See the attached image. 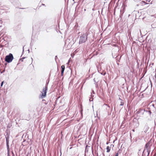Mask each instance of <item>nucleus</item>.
Returning <instances> with one entry per match:
<instances>
[{"label":"nucleus","instance_id":"obj_1","mask_svg":"<svg viewBox=\"0 0 156 156\" xmlns=\"http://www.w3.org/2000/svg\"><path fill=\"white\" fill-rule=\"evenodd\" d=\"M88 35L87 33L81 34L79 37V44H81L85 42L87 40Z\"/></svg>","mask_w":156,"mask_h":156},{"label":"nucleus","instance_id":"obj_2","mask_svg":"<svg viewBox=\"0 0 156 156\" xmlns=\"http://www.w3.org/2000/svg\"><path fill=\"white\" fill-rule=\"evenodd\" d=\"M13 59V55L11 53H9L8 55H6L5 58V61L8 63H10Z\"/></svg>","mask_w":156,"mask_h":156},{"label":"nucleus","instance_id":"obj_3","mask_svg":"<svg viewBox=\"0 0 156 156\" xmlns=\"http://www.w3.org/2000/svg\"><path fill=\"white\" fill-rule=\"evenodd\" d=\"M48 82L46 84L45 87L44 88H43V92H42V94H41V97L42 98H44L46 95V94L47 92V90L48 89Z\"/></svg>","mask_w":156,"mask_h":156},{"label":"nucleus","instance_id":"obj_4","mask_svg":"<svg viewBox=\"0 0 156 156\" xmlns=\"http://www.w3.org/2000/svg\"><path fill=\"white\" fill-rule=\"evenodd\" d=\"M151 142L150 141H149L146 144L144 149L150 151L151 146Z\"/></svg>","mask_w":156,"mask_h":156},{"label":"nucleus","instance_id":"obj_5","mask_svg":"<svg viewBox=\"0 0 156 156\" xmlns=\"http://www.w3.org/2000/svg\"><path fill=\"white\" fill-rule=\"evenodd\" d=\"M149 128L148 126V125L147 123H146L144 124L143 131L144 133H146L148 130H149Z\"/></svg>","mask_w":156,"mask_h":156},{"label":"nucleus","instance_id":"obj_6","mask_svg":"<svg viewBox=\"0 0 156 156\" xmlns=\"http://www.w3.org/2000/svg\"><path fill=\"white\" fill-rule=\"evenodd\" d=\"M150 151L146 149L144 150L142 154V156H148L149 154Z\"/></svg>","mask_w":156,"mask_h":156},{"label":"nucleus","instance_id":"obj_7","mask_svg":"<svg viewBox=\"0 0 156 156\" xmlns=\"http://www.w3.org/2000/svg\"><path fill=\"white\" fill-rule=\"evenodd\" d=\"M145 111V110L140 108L138 111L136 112V114H140V115H142L144 114Z\"/></svg>","mask_w":156,"mask_h":156},{"label":"nucleus","instance_id":"obj_8","mask_svg":"<svg viewBox=\"0 0 156 156\" xmlns=\"http://www.w3.org/2000/svg\"><path fill=\"white\" fill-rule=\"evenodd\" d=\"M61 75L62 76H63L64 72V71L65 69V66L64 65H62L61 66Z\"/></svg>","mask_w":156,"mask_h":156},{"label":"nucleus","instance_id":"obj_9","mask_svg":"<svg viewBox=\"0 0 156 156\" xmlns=\"http://www.w3.org/2000/svg\"><path fill=\"white\" fill-rule=\"evenodd\" d=\"M107 152L108 153L110 152V147L108 146L106 147Z\"/></svg>","mask_w":156,"mask_h":156},{"label":"nucleus","instance_id":"obj_10","mask_svg":"<svg viewBox=\"0 0 156 156\" xmlns=\"http://www.w3.org/2000/svg\"><path fill=\"white\" fill-rule=\"evenodd\" d=\"M94 81L95 82V85H96V87H98V84H97V82L95 80V79H94Z\"/></svg>","mask_w":156,"mask_h":156},{"label":"nucleus","instance_id":"obj_11","mask_svg":"<svg viewBox=\"0 0 156 156\" xmlns=\"http://www.w3.org/2000/svg\"><path fill=\"white\" fill-rule=\"evenodd\" d=\"M124 102L121 101V104L120 105L121 106H123L124 105Z\"/></svg>","mask_w":156,"mask_h":156},{"label":"nucleus","instance_id":"obj_12","mask_svg":"<svg viewBox=\"0 0 156 156\" xmlns=\"http://www.w3.org/2000/svg\"><path fill=\"white\" fill-rule=\"evenodd\" d=\"M93 98H90L89 99L90 101H93Z\"/></svg>","mask_w":156,"mask_h":156},{"label":"nucleus","instance_id":"obj_13","mask_svg":"<svg viewBox=\"0 0 156 156\" xmlns=\"http://www.w3.org/2000/svg\"><path fill=\"white\" fill-rule=\"evenodd\" d=\"M25 58V57H23L22 58L20 59V60L22 62H23V59H24Z\"/></svg>","mask_w":156,"mask_h":156},{"label":"nucleus","instance_id":"obj_14","mask_svg":"<svg viewBox=\"0 0 156 156\" xmlns=\"http://www.w3.org/2000/svg\"><path fill=\"white\" fill-rule=\"evenodd\" d=\"M150 84H151V87H152V82H151V80L150 79Z\"/></svg>","mask_w":156,"mask_h":156},{"label":"nucleus","instance_id":"obj_15","mask_svg":"<svg viewBox=\"0 0 156 156\" xmlns=\"http://www.w3.org/2000/svg\"><path fill=\"white\" fill-rule=\"evenodd\" d=\"M101 74L103 75H105L106 74L105 72L103 73H101Z\"/></svg>","mask_w":156,"mask_h":156},{"label":"nucleus","instance_id":"obj_16","mask_svg":"<svg viewBox=\"0 0 156 156\" xmlns=\"http://www.w3.org/2000/svg\"><path fill=\"white\" fill-rule=\"evenodd\" d=\"M3 84V82H2L1 83V86L2 87Z\"/></svg>","mask_w":156,"mask_h":156},{"label":"nucleus","instance_id":"obj_17","mask_svg":"<svg viewBox=\"0 0 156 156\" xmlns=\"http://www.w3.org/2000/svg\"><path fill=\"white\" fill-rule=\"evenodd\" d=\"M6 142H9V139L7 138H6Z\"/></svg>","mask_w":156,"mask_h":156},{"label":"nucleus","instance_id":"obj_18","mask_svg":"<svg viewBox=\"0 0 156 156\" xmlns=\"http://www.w3.org/2000/svg\"><path fill=\"white\" fill-rule=\"evenodd\" d=\"M106 106H108V107L109 108H110V106H109L107 104H104Z\"/></svg>","mask_w":156,"mask_h":156},{"label":"nucleus","instance_id":"obj_19","mask_svg":"<svg viewBox=\"0 0 156 156\" xmlns=\"http://www.w3.org/2000/svg\"><path fill=\"white\" fill-rule=\"evenodd\" d=\"M148 112H149V113L150 115H151V111H150H150H148Z\"/></svg>","mask_w":156,"mask_h":156},{"label":"nucleus","instance_id":"obj_20","mask_svg":"<svg viewBox=\"0 0 156 156\" xmlns=\"http://www.w3.org/2000/svg\"><path fill=\"white\" fill-rule=\"evenodd\" d=\"M115 156H118V153H116Z\"/></svg>","mask_w":156,"mask_h":156},{"label":"nucleus","instance_id":"obj_21","mask_svg":"<svg viewBox=\"0 0 156 156\" xmlns=\"http://www.w3.org/2000/svg\"><path fill=\"white\" fill-rule=\"evenodd\" d=\"M6 145L7 147V148L8 149L9 147V144H7Z\"/></svg>","mask_w":156,"mask_h":156},{"label":"nucleus","instance_id":"obj_22","mask_svg":"<svg viewBox=\"0 0 156 156\" xmlns=\"http://www.w3.org/2000/svg\"><path fill=\"white\" fill-rule=\"evenodd\" d=\"M94 97V95H91V98H93V97Z\"/></svg>","mask_w":156,"mask_h":156},{"label":"nucleus","instance_id":"obj_23","mask_svg":"<svg viewBox=\"0 0 156 156\" xmlns=\"http://www.w3.org/2000/svg\"><path fill=\"white\" fill-rule=\"evenodd\" d=\"M57 58V56H55V59H56V58Z\"/></svg>","mask_w":156,"mask_h":156},{"label":"nucleus","instance_id":"obj_24","mask_svg":"<svg viewBox=\"0 0 156 156\" xmlns=\"http://www.w3.org/2000/svg\"><path fill=\"white\" fill-rule=\"evenodd\" d=\"M92 93H93V94H95V93H94V90H93Z\"/></svg>","mask_w":156,"mask_h":156},{"label":"nucleus","instance_id":"obj_25","mask_svg":"<svg viewBox=\"0 0 156 156\" xmlns=\"http://www.w3.org/2000/svg\"><path fill=\"white\" fill-rule=\"evenodd\" d=\"M6 65H7V63H5V66H6Z\"/></svg>","mask_w":156,"mask_h":156},{"label":"nucleus","instance_id":"obj_26","mask_svg":"<svg viewBox=\"0 0 156 156\" xmlns=\"http://www.w3.org/2000/svg\"><path fill=\"white\" fill-rule=\"evenodd\" d=\"M9 142H6V144H9Z\"/></svg>","mask_w":156,"mask_h":156},{"label":"nucleus","instance_id":"obj_27","mask_svg":"<svg viewBox=\"0 0 156 156\" xmlns=\"http://www.w3.org/2000/svg\"><path fill=\"white\" fill-rule=\"evenodd\" d=\"M24 51V47H23V52Z\"/></svg>","mask_w":156,"mask_h":156},{"label":"nucleus","instance_id":"obj_28","mask_svg":"<svg viewBox=\"0 0 156 156\" xmlns=\"http://www.w3.org/2000/svg\"><path fill=\"white\" fill-rule=\"evenodd\" d=\"M42 5H45L44 4H42Z\"/></svg>","mask_w":156,"mask_h":156},{"label":"nucleus","instance_id":"obj_29","mask_svg":"<svg viewBox=\"0 0 156 156\" xmlns=\"http://www.w3.org/2000/svg\"><path fill=\"white\" fill-rule=\"evenodd\" d=\"M92 154H93V155L94 156V155L93 153V151H92Z\"/></svg>","mask_w":156,"mask_h":156},{"label":"nucleus","instance_id":"obj_30","mask_svg":"<svg viewBox=\"0 0 156 156\" xmlns=\"http://www.w3.org/2000/svg\"><path fill=\"white\" fill-rule=\"evenodd\" d=\"M155 78H156V75H155Z\"/></svg>","mask_w":156,"mask_h":156},{"label":"nucleus","instance_id":"obj_31","mask_svg":"<svg viewBox=\"0 0 156 156\" xmlns=\"http://www.w3.org/2000/svg\"><path fill=\"white\" fill-rule=\"evenodd\" d=\"M119 100H121L122 101V100L121 99H120V98H119Z\"/></svg>","mask_w":156,"mask_h":156},{"label":"nucleus","instance_id":"obj_32","mask_svg":"<svg viewBox=\"0 0 156 156\" xmlns=\"http://www.w3.org/2000/svg\"><path fill=\"white\" fill-rule=\"evenodd\" d=\"M113 146H113H114V145H113L112 144V145H111V146Z\"/></svg>","mask_w":156,"mask_h":156},{"label":"nucleus","instance_id":"obj_33","mask_svg":"<svg viewBox=\"0 0 156 156\" xmlns=\"http://www.w3.org/2000/svg\"><path fill=\"white\" fill-rule=\"evenodd\" d=\"M88 156H92L91 155H89Z\"/></svg>","mask_w":156,"mask_h":156},{"label":"nucleus","instance_id":"obj_34","mask_svg":"<svg viewBox=\"0 0 156 156\" xmlns=\"http://www.w3.org/2000/svg\"><path fill=\"white\" fill-rule=\"evenodd\" d=\"M84 11H86V9H84Z\"/></svg>","mask_w":156,"mask_h":156},{"label":"nucleus","instance_id":"obj_35","mask_svg":"<svg viewBox=\"0 0 156 156\" xmlns=\"http://www.w3.org/2000/svg\"><path fill=\"white\" fill-rule=\"evenodd\" d=\"M8 156H10V155H9V154H8Z\"/></svg>","mask_w":156,"mask_h":156},{"label":"nucleus","instance_id":"obj_36","mask_svg":"<svg viewBox=\"0 0 156 156\" xmlns=\"http://www.w3.org/2000/svg\"><path fill=\"white\" fill-rule=\"evenodd\" d=\"M31 59H32V60H33V58H31Z\"/></svg>","mask_w":156,"mask_h":156},{"label":"nucleus","instance_id":"obj_37","mask_svg":"<svg viewBox=\"0 0 156 156\" xmlns=\"http://www.w3.org/2000/svg\"><path fill=\"white\" fill-rule=\"evenodd\" d=\"M28 51L29 52L30 51H29V49H28Z\"/></svg>","mask_w":156,"mask_h":156},{"label":"nucleus","instance_id":"obj_38","mask_svg":"<svg viewBox=\"0 0 156 156\" xmlns=\"http://www.w3.org/2000/svg\"><path fill=\"white\" fill-rule=\"evenodd\" d=\"M92 10H94V9H93Z\"/></svg>","mask_w":156,"mask_h":156},{"label":"nucleus","instance_id":"obj_39","mask_svg":"<svg viewBox=\"0 0 156 156\" xmlns=\"http://www.w3.org/2000/svg\"><path fill=\"white\" fill-rule=\"evenodd\" d=\"M133 131H134V130H133Z\"/></svg>","mask_w":156,"mask_h":156},{"label":"nucleus","instance_id":"obj_40","mask_svg":"<svg viewBox=\"0 0 156 156\" xmlns=\"http://www.w3.org/2000/svg\"><path fill=\"white\" fill-rule=\"evenodd\" d=\"M140 32L141 33V30H140Z\"/></svg>","mask_w":156,"mask_h":156}]
</instances>
